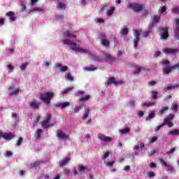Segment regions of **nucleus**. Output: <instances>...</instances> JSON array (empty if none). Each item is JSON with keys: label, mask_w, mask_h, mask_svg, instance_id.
Returning a JSON list of instances; mask_svg holds the SVG:
<instances>
[{"label": "nucleus", "mask_w": 179, "mask_h": 179, "mask_svg": "<svg viewBox=\"0 0 179 179\" xmlns=\"http://www.w3.org/2000/svg\"><path fill=\"white\" fill-rule=\"evenodd\" d=\"M90 99V95L87 94L83 97L79 98L78 101L85 102V101H87V100H89Z\"/></svg>", "instance_id": "27"}, {"label": "nucleus", "mask_w": 179, "mask_h": 179, "mask_svg": "<svg viewBox=\"0 0 179 179\" xmlns=\"http://www.w3.org/2000/svg\"><path fill=\"white\" fill-rule=\"evenodd\" d=\"M98 138L103 142H106L107 143H110V142H112L113 141L111 137L105 136L104 134L100 133L98 134Z\"/></svg>", "instance_id": "9"}, {"label": "nucleus", "mask_w": 179, "mask_h": 179, "mask_svg": "<svg viewBox=\"0 0 179 179\" xmlns=\"http://www.w3.org/2000/svg\"><path fill=\"white\" fill-rule=\"evenodd\" d=\"M130 106H132V107H135V100L134 99H131L129 101Z\"/></svg>", "instance_id": "59"}, {"label": "nucleus", "mask_w": 179, "mask_h": 179, "mask_svg": "<svg viewBox=\"0 0 179 179\" xmlns=\"http://www.w3.org/2000/svg\"><path fill=\"white\" fill-rule=\"evenodd\" d=\"M173 13H179V7L172 8Z\"/></svg>", "instance_id": "52"}, {"label": "nucleus", "mask_w": 179, "mask_h": 179, "mask_svg": "<svg viewBox=\"0 0 179 179\" xmlns=\"http://www.w3.org/2000/svg\"><path fill=\"white\" fill-rule=\"evenodd\" d=\"M148 176L149 178H153V177H155V172H150L148 173Z\"/></svg>", "instance_id": "56"}, {"label": "nucleus", "mask_w": 179, "mask_h": 179, "mask_svg": "<svg viewBox=\"0 0 179 179\" xmlns=\"http://www.w3.org/2000/svg\"><path fill=\"white\" fill-rule=\"evenodd\" d=\"M6 16H8L11 22H15V20H16V16L15 15V12L13 11L6 13Z\"/></svg>", "instance_id": "12"}, {"label": "nucleus", "mask_w": 179, "mask_h": 179, "mask_svg": "<svg viewBox=\"0 0 179 179\" xmlns=\"http://www.w3.org/2000/svg\"><path fill=\"white\" fill-rule=\"evenodd\" d=\"M113 83V85H115V86H118V83H117V81L115 80V78H110L108 80L107 85H111Z\"/></svg>", "instance_id": "20"}, {"label": "nucleus", "mask_w": 179, "mask_h": 179, "mask_svg": "<svg viewBox=\"0 0 179 179\" xmlns=\"http://www.w3.org/2000/svg\"><path fill=\"white\" fill-rule=\"evenodd\" d=\"M96 69H97V68L94 67L93 65H91L89 67H85V71H87L89 72H92L93 71H96Z\"/></svg>", "instance_id": "33"}, {"label": "nucleus", "mask_w": 179, "mask_h": 179, "mask_svg": "<svg viewBox=\"0 0 179 179\" xmlns=\"http://www.w3.org/2000/svg\"><path fill=\"white\" fill-rule=\"evenodd\" d=\"M22 142H23V138L20 137L17 141V146H20V145H22Z\"/></svg>", "instance_id": "49"}, {"label": "nucleus", "mask_w": 179, "mask_h": 179, "mask_svg": "<svg viewBox=\"0 0 179 179\" xmlns=\"http://www.w3.org/2000/svg\"><path fill=\"white\" fill-rule=\"evenodd\" d=\"M150 143H155L157 141V137H150Z\"/></svg>", "instance_id": "55"}, {"label": "nucleus", "mask_w": 179, "mask_h": 179, "mask_svg": "<svg viewBox=\"0 0 179 179\" xmlns=\"http://www.w3.org/2000/svg\"><path fill=\"white\" fill-rule=\"evenodd\" d=\"M156 84H157V83L155 80H151V81L148 82L149 86H155V85H156Z\"/></svg>", "instance_id": "57"}, {"label": "nucleus", "mask_w": 179, "mask_h": 179, "mask_svg": "<svg viewBox=\"0 0 179 179\" xmlns=\"http://www.w3.org/2000/svg\"><path fill=\"white\" fill-rule=\"evenodd\" d=\"M115 11V8L111 7L110 9L107 10V16H113V13Z\"/></svg>", "instance_id": "30"}, {"label": "nucleus", "mask_w": 179, "mask_h": 179, "mask_svg": "<svg viewBox=\"0 0 179 179\" xmlns=\"http://www.w3.org/2000/svg\"><path fill=\"white\" fill-rule=\"evenodd\" d=\"M23 10H26V2L22 1V6H21V12H23Z\"/></svg>", "instance_id": "48"}, {"label": "nucleus", "mask_w": 179, "mask_h": 179, "mask_svg": "<svg viewBox=\"0 0 179 179\" xmlns=\"http://www.w3.org/2000/svg\"><path fill=\"white\" fill-rule=\"evenodd\" d=\"M41 12V13H44V9L36 7L32 10H31V12Z\"/></svg>", "instance_id": "35"}, {"label": "nucleus", "mask_w": 179, "mask_h": 179, "mask_svg": "<svg viewBox=\"0 0 179 179\" xmlns=\"http://www.w3.org/2000/svg\"><path fill=\"white\" fill-rule=\"evenodd\" d=\"M57 139H59V141H66V139H68V136H69V134H65V132L59 130L57 131V134L56 135Z\"/></svg>", "instance_id": "7"}, {"label": "nucleus", "mask_w": 179, "mask_h": 179, "mask_svg": "<svg viewBox=\"0 0 179 179\" xmlns=\"http://www.w3.org/2000/svg\"><path fill=\"white\" fill-rule=\"evenodd\" d=\"M163 52L166 55H176V54L178 52V49H174L171 48H164L163 49Z\"/></svg>", "instance_id": "8"}, {"label": "nucleus", "mask_w": 179, "mask_h": 179, "mask_svg": "<svg viewBox=\"0 0 179 179\" xmlns=\"http://www.w3.org/2000/svg\"><path fill=\"white\" fill-rule=\"evenodd\" d=\"M71 162V158H65L63 160L60 162V166L63 167V166H66V164H68Z\"/></svg>", "instance_id": "22"}, {"label": "nucleus", "mask_w": 179, "mask_h": 179, "mask_svg": "<svg viewBox=\"0 0 179 179\" xmlns=\"http://www.w3.org/2000/svg\"><path fill=\"white\" fill-rule=\"evenodd\" d=\"M89 117V113H86L83 116V120H86Z\"/></svg>", "instance_id": "63"}, {"label": "nucleus", "mask_w": 179, "mask_h": 179, "mask_svg": "<svg viewBox=\"0 0 179 179\" xmlns=\"http://www.w3.org/2000/svg\"><path fill=\"white\" fill-rule=\"evenodd\" d=\"M156 155V150H152L148 155V157H152Z\"/></svg>", "instance_id": "50"}, {"label": "nucleus", "mask_w": 179, "mask_h": 179, "mask_svg": "<svg viewBox=\"0 0 179 179\" xmlns=\"http://www.w3.org/2000/svg\"><path fill=\"white\" fill-rule=\"evenodd\" d=\"M80 110H82V107L76 106V108L74 109V113L76 114V113H79Z\"/></svg>", "instance_id": "53"}, {"label": "nucleus", "mask_w": 179, "mask_h": 179, "mask_svg": "<svg viewBox=\"0 0 179 179\" xmlns=\"http://www.w3.org/2000/svg\"><path fill=\"white\" fill-rule=\"evenodd\" d=\"M101 44L104 47H110V41L106 38V35L101 34Z\"/></svg>", "instance_id": "11"}, {"label": "nucleus", "mask_w": 179, "mask_h": 179, "mask_svg": "<svg viewBox=\"0 0 179 179\" xmlns=\"http://www.w3.org/2000/svg\"><path fill=\"white\" fill-rule=\"evenodd\" d=\"M43 134V129H39L37 130V131L35 133V138L36 139H40V138H41V134Z\"/></svg>", "instance_id": "25"}, {"label": "nucleus", "mask_w": 179, "mask_h": 179, "mask_svg": "<svg viewBox=\"0 0 179 179\" xmlns=\"http://www.w3.org/2000/svg\"><path fill=\"white\" fill-rule=\"evenodd\" d=\"M28 65H29L28 62L22 63L20 67L21 71H24V69H26V66H27Z\"/></svg>", "instance_id": "41"}, {"label": "nucleus", "mask_w": 179, "mask_h": 179, "mask_svg": "<svg viewBox=\"0 0 179 179\" xmlns=\"http://www.w3.org/2000/svg\"><path fill=\"white\" fill-rule=\"evenodd\" d=\"M66 79H67L68 80H70V82H72V81H73V76H72L71 73H68L66 74Z\"/></svg>", "instance_id": "38"}, {"label": "nucleus", "mask_w": 179, "mask_h": 179, "mask_svg": "<svg viewBox=\"0 0 179 179\" xmlns=\"http://www.w3.org/2000/svg\"><path fill=\"white\" fill-rule=\"evenodd\" d=\"M143 106L145 107H152V106H155V102L144 103Z\"/></svg>", "instance_id": "47"}, {"label": "nucleus", "mask_w": 179, "mask_h": 179, "mask_svg": "<svg viewBox=\"0 0 179 179\" xmlns=\"http://www.w3.org/2000/svg\"><path fill=\"white\" fill-rule=\"evenodd\" d=\"M134 68H135V69L134 71V75H138V73H141V72L142 71H145L144 68H142V67H141L139 66H136H136H134Z\"/></svg>", "instance_id": "15"}, {"label": "nucleus", "mask_w": 179, "mask_h": 179, "mask_svg": "<svg viewBox=\"0 0 179 179\" xmlns=\"http://www.w3.org/2000/svg\"><path fill=\"white\" fill-rule=\"evenodd\" d=\"M169 135H172L173 136H177L179 135L178 129H176L169 132Z\"/></svg>", "instance_id": "28"}, {"label": "nucleus", "mask_w": 179, "mask_h": 179, "mask_svg": "<svg viewBox=\"0 0 179 179\" xmlns=\"http://www.w3.org/2000/svg\"><path fill=\"white\" fill-rule=\"evenodd\" d=\"M159 161L160 162L162 166H164V167H166L167 171H170V173H176V170L174 169V167L171 166V165L167 164L162 157H159Z\"/></svg>", "instance_id": "6"}, {"label": "nucleus", "mask_w": 179, "mask_h": 179, "mask_svg": "<svg viewBox=\"0 0 179 179\" xmlns=\"http://www.w3.org/2000/svg\"><path fill=\"white\" fill-rule=\"evenodd\" d=\"M134 36L136 39L134 41V47L136 48L138 47V43H139L141 40V31L136 30L134 33Z\"/></svg>", "instance_id": "10"}, {"label": "nucleus", "mask_w": 179, "mask_h": 179, "mask_svg": "<svg viewBox=\"0 0 179 179\" xmlns=\"http://www.w3.org/2000/svg\"><path fill=\"white\" fill-rule=\"evenodd\" d=\"M3 139H6V141H10L12 138H13V135L10 133L7 134H3Z\"/></svg>", "instance_id": "21"}, {"label": "nucleus", "mask_w": 179, "mask_h": 179, "mask_svg": "<svg viewBox=\"0 0 179 179\" xmlns=\"http://www.w3.org/2000/svg\"><path fill=\"white\" fill-rule=\"evenodd\" d=\"M13 153L10 151H8L6 154H5V157H10V156H12Z\"/></svg>", "instance_id": "58"}, {"label": "nucleus", "mask_w": 179, "mask_h": 179, "mask_svg": "<svg viewBox=\"0 0 179 179\" xmlns=\"http://www.w3.org/2000/svg\"><path fill=\"white\" fill-rule=\"evenodd\" d=\"M19 93H20V89L17 88L15 89L14 91H13L12 92H10L8 96H10V97H12V96H16V94H19Z\"/></svg>", "instance_id": "29"}, {"label": "nucleus", "mask_w": 179, "mask_h": 179, "mask_svg": "<svg viewBox=\"0 0 179 179\" xmlns=\"http://www.w3.org/2000/svg\"><path fill=\"white\" fill-rule=\"evenodd\" d=\"M171 69H173V68H171V66L169 67H166L162 69V72L164 75H170V73H171Z\"/></svg>", "instance_id": "19"}, {"label": "nucleus", "mask_w": 179, "mask_h": 179, "mask_svg": "<svg viewBox=\"0 0 179 179\" xmlns=\"http://www.w3.org/2000/svg\"><path fill=\"white\" fill-rule=\"evenodd\" d=\"M128 33H129V31L128 30V29L124 28L122 29L121 34H122V36H127V34H128Z\"/></svg>", "instance_id": "44"}, {"label": "nucleus", "mask_w": 179, "mask_h": 179, "mask_svg": "<svg viewBox=\"0 0 179 179\" xmlns=\"http://www.w3.org/2000/svg\"><path fill=\"white\" fill-rule=\"evenodd\" d=\"M128 132H129V129L127 128H124V129L120 130V135H127V134H128Z\"/></svg>", "instance_id": "32"}, {"label": "nucleus", "mask_w": 179, "mask_h": 179, "mask_svg": "<svg viewBox=\"0 0 179 179\" xmlns=\"http://www.w3.org/2000/svg\"><path fill=\"white\" fill-rule=\"evenodd\" d=\"M152 21L154 22V23H159V22L160 21V17L159 15H155L153 17Z\"/></svg>", "instance_id": "40"}, {"label": "nucleus", "mask_w": 179, "mask_h": 179, "mask_svg": "<svg viewBox=\"0 0 179 179\" xmlns=\"http://www.w3.org/2000/svg\"><path fill=\"white\" fill-rule=\"evenodd\" d=\"M169 111V106L162 107L159 111V115L160 117H163L164 115V113H167Z\"/></svg>", "instance_id": "16"}, {"label": "nucleus", "mask_w": 179, "mask_h": 179, "mask_svg": "<svg viewBox=\"0 0 179 179\" xmlns=\"http://www.w3.org/2000/svg\"><path fill=\"white\" fill-rule=\"evenodd\" d=\"M174 31H179V18L176 20V26Z\"/></svg>", "instance_id": "37"}, {"label": "nucleus", "mask_w": 179, "mask_h": 179, "mask_svg": "<svg viewBox=\"0 0 179 179\" xmlns=\"http://www.w3.org/2000/svg\"><path fill=\"white\" fill-rule=\"evenodd\" d=\"M157 94L158 92H152V99H154L155 100H156V99H157Z\"/></svg>", "instance_id": "51"}, {"label": "nucleus", "mask_w": 179, "mask_h": 179, "mask_svg": "<svg viewBox=\"0 0 179 179\" xmlns=\"http://www.w3.org/2000/svg\"><path fill=\"white\" fill-rule=\"evenodd\" d=\"M162 125H167V127H169V128H171V127H173V125H174V124H173V122H171L170 120H164V122L162 123Z\"/></svg>", "instance_id": "24"}, {"label": "nucleus", "mask_w": 179, "mask_h": 179, "mask_svg": "<svg viewBox=\"0 0 179 179\" xmlns=\"http://www.w3.org/2000/svg\"><path fill=\"white\" fill-rule=\"evenodd\" d=\"M58 9H66V6H65V3L62 2H59L57 4Z\"/></svg>", "instance_id": "36"}, {"label": "nucleus", "mask_w": 179, "mask_h": 179, "mask_svg": "<svg viewBox=\"0 0 179 179\" xmlns=\"http://www.w3.org/2000/svg\"><path fill=\"white\" fill-rule=\"evenodd\" d=\"M176 87H179V83H177L175 85H165V89H166V90H171L173 89H176Z\"/></svg>", "instance_id": "26"}, {"label": "nucleus", "mask_w": 179, "mask_h": 179, "mask_svg": "<svg viewBox=\"0 0 179 179\" xmlns=\"http://www.w3.org/2000/svg\"><path fill=\"white\" fill-rule=\"evenodd\" d=\"M127 8H129V9H131V10L136 13H138L143 10L145 5L138 3H129L127 5Z\"/></svg>", "instance_id": "3"}, {"label": "nucleus", "mask_w": 179, "mask_h": 179, "mask_svg": "<svg viewBox=\"0 0 179 179\" xmlns=\"http://www.w3.org/2000/svg\"><path fill=\"white\" fill-rule=\"evenodd\" d=\"M152 118H155V113H150V115H148V120H152Z\"/></svg>", "instance_id": "60"}, {"label": "nucleus", "mask_w": 179, "mask_h": 179, "mask_svg": "<svg viewBox=\"0 0 179 179\" xmlns=\"http://www.w3.org/2000/svg\"><path fill=\"white\" fill-rule=\"evenodd\" d=\"M150 31H144L142 34L143 37H149V36H150Z\"/></svg>", "instance_id": "45"}, {"label": "nucleus", "mask_w": 179, "mask_h": 179, "mask_svg": "<svg viewBox=\"0 0 179 179\" xmlns=\"http://www.w3.org/2000/svg\"><path fill=\"white\" fill-rule=\"evenodd\" d=\"M137 115L139 116V117H143L145 115V112L144 111H140L137 113Z\"/></svg>", "instance_id": "62"}, {"label": "nucleus", "mask_w": 179, "mask_h": 179, "mask_svg": "<svg viewBox=\"0 0 179 179\" xmlns=\"http://www.w3.org/2000/svg\"><path fill=\"white\" fill-rule=\"evenodd\" d=\"M164 120H168V121H172V120H174V114L170 113L167 118Z\"/></svg>", "instance_id": "46"}, {"label": "nucleus", "mask_w": 179, "mask_h": 179, "mask_svg": "<svg viewBox=\"0 0 179 179\" xmlns=\"http://www.w3.org/2000/svg\"><path fill=\"white\" fill-rule=\"evenodd\" d=\"M55 94L52 92H48L46 93H41L40 96V99L45 102L47 106L51 104V99L54 97Z\"/></svg>", "instance_id": "2"}, {"label": "nucleus", "mask_w": 179, "mask_h": 179, "mask_svg": "<svg viewBox=\"0 0 179 179\" xmlns=\"http://www.w3.org/2000/svg\"><path fill=\"white\" fill-rule=\"evenodd\" d=\"M171 110L173 111H178V105H177L176 103H172Z\"/></svg>", "instance_id": "39"}, {"label": "nucleus", "mask_w": 179, "mask_h": 179, "mask_svg": "<svg viewBox=\"0 0 179 179\" xmlns=\"http://www.w3.org/2000/svg\"><path fill=\"white\" fill-rule=\"evenodd\" d=\"M72 89H73V87H67V88H65V89L62 92V93L63 94H66V93L71 92V90H72Z\"/></svg>", "instance_id": "42"}, {"label": "nucleus", "mask_w": 179, "mask_h": 179, "mask_svg": "<svg viewBox=\"0 0 179 179\" xmlns=\"http://www.w3.org/2000/svg\"><path fill=\"white\" fill-rule=\"evenodd\" d=\"M78 170L80 173H86L87 171H90L89 168L85 166H79L78 167Z\"/></svg>", "instance_id": "17"}, {"label": "nucleus", "mask_w": 179, "mask_h": 179, "mask_svg": "<svg viewBox=\"0 0 179 179\" xmlns=\"http://www.w3.org/2000/svg\"><path fill=\"white\" fill-rule=\"evenodd\" d=\"M69 106H71L69 102L58 103L55 104V107H60L61 108H66V107H69Z\"/></svg>", "instance_id": "14"}, {"label": "nucleus", "mask_w": 179, "mask_h": 179, "mask_svg": "<svg viewBox=\"0 0 179 179\" xmlns=\"http://www.w3.org/2000/svg\"><path fill=\"white\" fill-rule=\"evenodd\" d=\"M51 122V115L47 116L46 120H43L41 122V127L45 129H48V128H51V127H54V124H50Z\"/></svg>", "instance_id": "4"}, {"label": "nucleus", "mask_w": 179, "mask_h": 179, "mask_svg": "<svg viewBox=\"0 0 179 179\" xmlns=\"http://www.w3.org/2000/svg\"><path fill=\"white\" fill-rule=\"evenodd\" d=\"M65 37H69V38H76V35L72 34L69 31H66L64 33Z\"/></svg>", "instance_id": "23"}, {"label": "nucleus", "mask_w": 179, "mask_h": 179, "mask_svg": "<svg viewBox=\"0 0 179 179\" xmlns=\"http://www.w3.org/2000/svg\"><path fill=\"white\" fill-rule=\"evenodd\" d=\"M106 61H113V56L111 55L106 54L105 55Z\"/></svg>", "instance_id": "43"}, {"label": "nucleus", "mask_w": 179, "mask_h": 179, "mask_svg": "<svg viewBox=\"0 0 179 179\" xmlns=\"http://www.w3.org/2000/svg\"><path fill=\"white\" fill-rule=\"evenodd\" d=\"M161 64H162V65H170V62L169 60H162Z\"/></svg>", "instance_id": "54"}, {"label": "nucleus", "mask_w": 179, "mask_h": 179, "mask_svg": "<svg viewBox=\"0 0 179 179\" xmlns=\"http://www.w3.org/2000/svg\"><path fill=\"white\" fill-rule=\"evenodd\" d=\"M166 10H167V8H166V6H163V7L161 8V13H162V14L164 13V12H166Z\"/></svg>", "instance_id": "64"}, {"label": "nucleus", "mask_w": 179, "mask_h": 179, "mask_svg": "<svg viewBox=\"0 0 179 179\" xmlns=\"http://www.w3.org/2000/svg\"><path fill=\"white\" fill-rule=\"evenodd\" d=\"M42 163H44L42 161H36L35 162H33L32 164H31V167H38L40 166V164Z\"/></svg>", "instance_id": "31"}, {"label": "nucleus", "mask_w": 179, "mask_h": 179, "mask_svg": "<svg viewBox=\"0 0 179 179\" xmlns=\"http://www.w3.org/2000/svg\"><path fill=\"white\" fill-rule=\"evenodd\" d=\"M28 105H29L30 107H32L34 110H37L38 107H40V103H38L36 101L29 102Z\"/></svg>", "instance_id": "18"}, {"label": "nucleus", "mask_w": 179, "mask_h": 179, "mask_svg": "<svg viewBox=\"0 0 179 179\" xmlns=\"http://www.w3.org/2000/svg\"><path fill=\"white\" fill-rule=\"evenodd\" d=\"M171 68H172L173 69H179V63L171 66Z\"/></svg>", "instance_id": "61"}, {"label": "nucleus", "mask_w": 179, "mask_h": 179, "mask_svg": "<svg viewBox=\"0 0 179 179\" xmlns=\"http://www.w3.org/2000/svg\"><path fill=\"white\" fill-rule=\"evenodd\" d=\"M90 55L91 59H92L93 61H99V62L101 61V59H100V57H99L94 55L90 54Z\"/></svg>", "instance_id": "34"}, {"label": "nucleus", "mask_w": 179, "mask_h": 179, "mask_svg": "<svg viewBox=\"0 0 179 179\" xmlns=\"http://www.w3.org/2000/svg\"><path fill=\"white\" fill-rule=\"evenodd\" d=\"M55 66L56 68H59L60 72H66V71L69 69L68 66H62L61 64H55Z\"/></svg>", "instance_id": "13"}, {"label": "nucleus", "mask_w": 179, "mask_h": 179, "mask_svg": "<svg viewBox=\"0 0 179 179\" xmlns=\"http://www.w3.org/2000/svg\"><path fill=\"white\" fill-rule=\"evenodd\" d=\"M63 44H66V45H71V50H72V51H75L76 52H83V54H87V50L86 49L78 47V44H76V43L75 42H72L71 41L66 39L63 41Z\"/></svg>", "instance_id": "1"}, {"label": "nucleus", "mask_w": 179, "mask_h": 179, "mask_svg": "<svg viewBox=\"0 0 179 179\" xmlns=\"http://www.w3.org/2000/svg\"><path fill=\"white\" fill-rule=\"evenodd\" d=\"M159 31H161L160 38H162V40H167V38H169L170 36L169 34V29L160 27L159 28Z\"/></svg>", "instance_id": "5"}]
</instances>
